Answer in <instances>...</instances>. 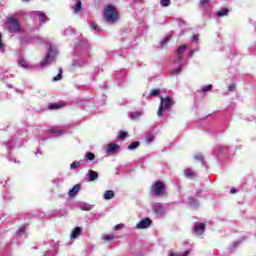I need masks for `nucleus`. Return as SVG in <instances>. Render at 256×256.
<instances>
[{
  "label": "nucleus",
  "instance_id": "nucleus-1",
  "mask_svg": "<svg viewBox=\"0 0 256 256\" xmlns=\"http://www.w3.org/2000/svg\"><path fill=\"white\" fill-rule=\"evenodd\" d=\"M57 55H59L57 46L50 44L46 57L40 62V67H47L48 65H51V63L55 62Z\"/></svg>",
  "mask_w": 256,
  "mask_h": 256
},
{
  "label": "nucleus",
  "instance_id": "nucleus-2",
  "mask_svg": "<svg viewBox=\"0 0 256 256\" xmlns=\"http://www.w3.org/2000/svg\"><path fill=\"white\" fill-rule=\"evenodd\" d=\"M104 19L107 23H117L119 21V14L117 13V9L113 6H107L104 9Z\"/></svg>",
  "mask_w": 256,
  "mask_h": 256
},
{
  "label": "nucleus",
  "instance_id": "nucleus-3",
  "mask_svg": "<svg viewBox=\"0 0 256 256\" xmlns=\"http://www.w3.org/2000/svg\"><path fill=\"white\" fill-rule=\"evenodd\" d=\"M160 101H161L160 106L157 112L158 117H161V115H163V109H171V107H173L175 103L173 102V99H171L170 97H166V98L161 97Z\"/></svg>",
  "mask_w": 256,
  "mask_h": 256
},
{
  "label": "nucleus",
  "instance_id": "nucleus-4",
  "mask_svg": "<svg viewBox=\"0 0 256 256\" xmlns=\"http://www.w3.org/2000/svg\"><path fill=\"white\" fill-rule=\"evenodd\" d=\"M151 191L156 197H161L163 193H165V183L161 181H156L152 186H151Z\"/></svg>",
  "mask_w": 256,
  "mask_h": 256
},
{
  "label": "nucleus",
  "instance_id": "nucleus-5",
  "mask_svg": "<svg viewBox=\"0 0 256 256\" xmlns=\"http://www.w3.org/2000/svg\"><path fill=\"white\" fill-rule=\"evenodd\" d=\"M7 25H8L9 31H14L15 33H17V31H19L21 29L19 20H17L16 18H13V17L8 18Z\"/></svg>",
  "mask_w": 256,
  "mask_h": 256
},
{
  "label": "nucleus",
  "instance_id": "nucleus-6",
  "mask_svg": "<svg viewBox=\"0 0 256 256\" xmlns=\"http://www.w3.org/2000/svg\"><path fill=\"white\" fill-rule=\"evenodd\" d=\"M153 211H154L155 215H157V217H163V215H165V213H167V209L161 203L154 204Z\"/></svg>",
  "mask_w": 256,
  "mask_h": 256
},
{
  "label": "nucleus",
  "instance_id": "nucleus-7",
  "mask_svg": "<svg viewBox=\"0 0 256 256\" xmlns=\"http://www.w3.org/2000/svg\"><path fill=\"white\" fill-rule=\"evenodd\" d=\"M187 44H184L180 46L176 51V60H174V63H182L183 61V53L187 51Z\"/></svg>",
  "mask_w": 256,
  "mask_h": 256
},
{
  "label": "nucleus",
  "instance_id": "nucleus-8",
  "mask_svg": "<svg viewBox=\"0 0 256 256\" xmlns=\"http://www.w3.org/2000/svg\"><path fill=\"white\" fill-rule=\"evenodd\" d=\"M149 227H151V219L149 218L140 220L136 225L137 229H149Z\"/></svg>",
  "mask_w": 256,
  "mask_h": 256
},
{
  "label": "nucleus",
  "instance_id": "nucleus-9",
  "mask_svg": "<svg viewBox=\"0 0 256 256\" xmlns=\"http://www.w3.org/2000/svg\"><path fill=\"white\" fill-rule=\"evenodd\" d=\"M205 227H206L205 223H196L193 228L195 235L197 236L203 235V233H205Z\"/></svg>",
  "mask_w": 256,
  "mask_h": 256
},
{
  "label": "nucleus",
  "instance_id": "nucleus-10",
  "mask_svg": "<svg viewBox=\"0 0 256 256\" xmlns=\"http://www.w3.org/2000/svg\"><path fill=\"white\" fill-rule=\"evenodd\" d=\"M34 16L38 17L39 23H47V21H49V19L47 18V15H45V13L41 11L34 12Z\"/></svg>",
  "mask_w": 256,
  "mask_h": 256
},
{
  "label": "nucleus",
  "instance_id": "nucleus-11",
  "mask_svg": "<svg viewBox=\"0 0 256 256\" xmlns=\"http://www.w3.org/2000/svg\"><path fill=\"white\" fill-rule=\"evenodd\" d=\"M184 175L187 177V179H195V177H197V173L191 168H186L184 170Z\"/></svg>",
  "mask_w": 256,
  "mask_h": 256
},
{
  "label": "nucleus",
  "instance_id": "nucleus-12",
  "mask_svg": "<svg viewBox=\"0 0 256 256\" xmlns=\"http://www.w3.org/2000/svg\"><path fill=\"white\" fill-rule=\"evenodd\" d=\"M87 177L89 181H97V179H99V174L94 170H88Z\"/></svg>",
  "mask_w": 256,
  "mask_h": 256
},
{
  "label": "nucleus",
  "instance_id": "nucleus-13",
  "mask_svg": "<svg viewBox=\"0 0 256 256\" xmlns=\"http://www.w3.org/2000/svg\"><path fill=\"white\" fill-rule=\"evenodd\" d=\"M82 231H83V229H81V227L74 228L71 232L70 239H77V237H79V235H81Z\"/></svg>",
  "mask_w": 256,
  "mask_h": 256
},
{
  "label": "nucleus",
  "instance_id": "nucleus-14",
  "mask_svg": "<svg viewBox=\"0 0 256 256\" xmlns=\"http://www.w3.org/2000/svg\"><path fill=\"white\" fill-rule=\"evenodd\" d=\"M117 149H119L118 144L110 143L106 147V153H115V151H117Z\"/></svg>",
  "mask_w": 256,
  "mask_h": 256
},
{
  "label": "nucleus",
  "instance_id": "nucleus-15",
  "mask_svg": "<svg viewBox=\"0 0 256 256\" xmlns=\"http://www.w3.org/2000/svg\"><path fill=\"white\" fill-rule=\"evenodd\" d=\"M142 115H143V112H139V111L131 112L129 114V119H131L132 121H137Z\"/></svg>",
  "mask_w": 256,
  "mask_h": 256
},
{
  "label": "nucleus",
  "instance_id": "nucleus-16",
  "mask_svg": "<svg viewBox=\"0 0 256 256\" xmlns=\"http://www.w3.org/2000/svg\"><path fill=\"white\" fill-rule=\"evenodd\" d=\"M79 208L81 209V211H91L93 209V205L82 202L79 204Z\"/></svg>",
  "mask_w": 256,
  "mask_h": 256
},
{
  "label": "nucleus",
  "instance_id": "nucleus-17",
  "mask_svg": "<svg viewBox=\"0 0 256 256\" xmlns=\"http://www.w3.org/2000/svg\"><path fill=\"white\" fill-rule=\"evenodd\" d=\"M171 41V35L166 36L162 41H160L159 49H165L167 47V43Z\"/></svg>",
  "mask_w": 256,
  "mask_h": 256
},
{
  "label": "nucleus",
  "instance_id": "nucleus-18",
  "mask_svg": "<svg viewBox=\"0 0 256 256\" xmlns=\"http://www.w3.org/2000/svg\"><path fill=\"white\" fill-rule=\"evenodd\" d=\"M115 197V192L112 190H107L104 192V199L106 201H109L110 199H113Z\"/></svg>",
  "mask_w": 256,
  "mask_h": 256
},
{
  "label": "nucleus",
  "instance_id": "nucleus-19",
  "mask_svg": "<svg viewBox=\"0 0 256 256\" xmlns=\"http://www.w3.org/2000/svg\"><path fill=\"white\" fill-rule=\"evenodd\" d=\"M73 13L77 14V13H81V11L83 10L82 6H81V1H78L72 8Z\"/></svg>",
  "mask_w": 256,
  "mask_h": 256
},
{
  "label": "nucleus",
  "instance_id": "nucleus-20",
  "mask_svg": "<svg viewBox=\"0 0 256 256\" xmlns=\"http://www.w3.org/2000/svg\"><path fill=\"white\" fill-rule=\"evenodd\" d=\"M79 193V184H76L70 191H69V197H75Z\"/></svg>",
  "mask_w": 256,
  "mask_h": 256
},
{
  "label": "nucleus",
  "instance_id": "nucleus-21",
  "mask_svg": "<svg viewBox=\"0 0 256 256\" xmlns=\"http://www.w3.org/2000/svg\"><path fill=\"white\" fill-rule=\"evenodd\" d=\"M178 67L172 70V75H179L181 73V69L183 67L182 62H176Z\"/></svg>",
  "mask_w": 256,
  "mask_h": 256
},
{
  "label": "nucleus",
  "instance_id": "nucleus-22",
  "mask_svg": "<svg viewBox=\"0 0 256 256\" xmlns=\"http://www.w3.org/2000/svg\"><path fill=\"white\" fill-rule=\"evenodd\" d=\"M189 205L192 207V209H197L199 207V202L197 200L190 198L189 199Z\"/></svg>",
  "mask_w": 256,
  "mask_h": 256
},
{
  "label": "nucleus",
  "instance_id": "nucleus-23",
  "mask_svg": "<svg viewBox=\"0 0 256 256\" xmlns=\"http://www.w3.org/2000/svg\"><path fill=\"white\" fill-rule=\"evenodd\" d=\"M63 79V68H60L58 75L52 79V81H61Z\"/></svg>",
  "mask_w": 256,
  "mask_h": 256
},
{
  "label": "nucleus",
  "instance_id": "nucleus-24",
  "mask_svg": "<svg viewBox=\"0 0 256 256\" xmlns=\"http://www.w3.org/2000/svg\"><path fill=\"white\" fill-rule=\"evenodd\" d=\"M227 13H229V9L223 8L222 10L217 12L218 17H225L227 16Z\"/></svg>",
  "mask_w": 256,
  "mask_h": 256
},
{
  "label": "nucleus",
  "instance_id": "nucleus-25",
  "mask_svg": "<svg viewBox=\"0 0 256 256\" xmlns=\"http://www.w3.org/2000/svg\"><path fill=\"white\" fill-rule=\"evenodd\" d=\"M103 241H113L115 239V235L113 234H106L102 236Z\"/></svg>",
  "mask_w": 256,
  "mask_h": 256
},
{
  "label": "nucleus",
  "instance_id": "nucleus-26",
  "mask_svg": "<svg viewBox=\"0 0 256 256\" xmlns=\"http://www.w3.org/2000/svg\"><path fill=\"white\" fill-rule=\"evenodd\" d=\"M137 147H139V142H138V141H135V142H132V143L128 146V149H129V151H133V150L137 149Z\"/></svg>",
  "mask_w": 256,
  "mask_h": 256
},
{
  "label": "nucleus",
  "instance_id": "nucleus-27",
  "mask_svg": "<svg viewBox=\"0 0 256 256\" xmlns=\"http://www.w3.org/2000/svg\"><path fill=\"white\" fill-rule=\"evenodd\" d=\"M25 229H27V225H23L22 227L19 228L17 232L18 237H21V235H25Z\"/></svg>",
  "mask_w": 256,
  "mask_h": 256
},
{
  "label": "nucleus",
  "instance_id": "nucleus-28",
  "mask_svg": "<svg viewBox=\"0 0 256 256\" xmlns=\"http://www.w3.org/2000/svg\"><path fill=\"white\" fill-rule=\"evenodd\" d=\"M91 28H92V31H97L98 33L103 31L99 26H97L95 22L91 23Z\"/></svg>",
  "mask_w": 256,
  "mask_h": 256
},
{
  "label": "nucleus",
  "instance_id": "nucleus-29",
  "mask_svg": "<svg viewBox=\"0 0 256 256\" xmlns=\"http://www.w3.org/2000/svg\"><path fill=\"white\" fill-rule=\"evenodd\" d=\"M155 139V135L153 134H148L146 135V143H153V140Z\"/></svg>",
  "mask_w": 256,
  "mask_h": 256
},
{
  "label": "nucleus",
  "instance_id": "nucleus-30",
  "mask_svg": "<svg viewBox=\"0 0 256 256\" xmlns=\"http://www.w3.org/2000/svg\"><path fill=\"white\" fill-rule=\"evenodd\" d=\"M85 159H87L88 161H93V159H95V154L87 152L85 155Z\"/></svg>",
  "mask_w": 256,
  "mask_h": 256
},
{
  "label": "nucleus",
  "instance_id": "nucleus-31",
  "mask_svg": "<svg viewBox=\"0 0 256 256\" xmlns=\"http://www.w3.org/2000/svg\"><path fill=\"white\" fill-rule=\"evenodd\" d=\"M160 5L162 7H169L171 5V0H161Z\"/></svg>",
  "mask_w": 256,
  "mask_h": 256
},
{
  "label": "nucleus",
  "instance_id": "nucleus-32",
  "mask_svg": "<svg viewBox=\"0 0 256 256\" xmlns=\"http://www.w3.org/2000/svg\"><path fill=\"white\" fill-rule=\"evenodd\" d=\"M50 133H52L53 135H63L62 130H58V129H55V128L50 129Z\"/></svg>",
  "mask_w": 256,
  "mask_h": 256
},
{
  "label": "nucleus",
  "instance_id": "nucleus-33",
  "mask_svg": "<svg viewBox=\"0 0 256 256\" xmlns=\"http://www.w3.org/2000/svg\"><path fill=\"white\" fill-rule=\"evenodd\" d=\"M125 137H129V134L125 131H120L118 135V139L123 140Z\"/></svg>",
  "mask_w": 256,
  "mask_h": 256
},
{
  "label": "nucleus",
  "instance_id": "nucleus-34",
  "mask_svg": "<svg viewBox=\"0 0 256 256\" xmlns=\"http://www.w3.org/2000/svg\"><path fill=\"white\" fill-rule=\"evenodd\" d=\"M211 89H213V85H211V84L202 87V91L204 93H207L208 91H211Z\"/></svg>",
  "mask_w": 256,
  "mask_h": 256
},
{
  "label": "nucleus",
  "instance_id": "nucleus-35",
  "mask_svg": "<svg viewBox=\"0 0 256 256\" xmlns=\"http://www.w3.org/2000/svg\"><path fill=\"white\" fill-rule=\"evenodd\" d=\"M19 65H20V67H23L24 69H27V66H28L27 61H25L23 59L19 60Z\"/></svg>",
  "mask_w": 256,
  "mask_h": 256
},
{
  "label": "nucleus",
  "instance_id": "nucleus-36",
  "mask_svg": "<svg viewBox=\"0 0 256 256\" xmlns=\"http://www.w3.org/2000/svg\"><path fill=\"white\" fill-rule=\"evenodd\" d=\"M79 165H81V162H79V161H74V162L70 165V169H77V167H79Z\"/></svg>",
  "mask_w": 256,
  "mask_h": 256
},
{
  "label": "nucleus",
  "instance_id": "nucleus-37",
  "mask_svg": "<svg viewBox=\"0 0 256 256\" xmlns=\"http://www.w3.org/2000/svg\"><path fill=\"white\" fill-rule=\"evenodd\" d=\"M159 93H161V91L159 89H154L150 92V95L152 97H157V95H159Z\"/></svg>",
  "mask_w": 256,
  "mask_h": 256
},
{
  "label": "nucleus",
  "instance_id": "nucleus-38",
  "mask_svg": "<svg viewBox=\"0 0 256 256\" xmlns=\"http://www.w3.org/2000/svg\"><path fill=\"white\" fill-rule=\"evenodd\" d=\"M5 48V43L3 42V36L0 34V51Z\"/></svg>",
  "mask_w": 256,
  "mask_h": 256
},
{
  "label": "nucleus",
  "instance_id": "nucleus-39",
  "mask_svg": "<svg viewBox=\"0 0 256 256\" xmlns=\"http://www.w3.org/2000/svg\"><path fill=\"white\" fill-rule=\"evenodd\" d=\"M49 109H61V105L59 104H52L49 106Z\"/></svg>",
  "mask_w": 256,
  "mask_h": 256
},
{
  "label": "nucleus",
  "instance_id": "nucleus-40",
  "mask_svg": "<svg viewBox=\"0 0 256 256\" xmlns=\"http://www.w3.org/2000/svg\"><path fill=\"white\" fill-rule=\"evenodd\" d=\"M194 159H196L197 161H203V154H197L194 156Z\"/></svg>",
  "mask_w": 256,
  "mask_h": 256
},
{
  "label": "nucleus",
  "instance_id": "nucleus-41",
  "mask_svg": "<svg viewBox=\"0 0 256 256\" xmlns=\"http://www.w3.org/2000/svg\"><path fill=\"white\" fill-rule=\"evenodd\" d=\"M187 255H189V251L184 252V254H182V255H176L174 253L169 254V256H187Z\"/></svg>",
  "mask_w": 256,
  "mask_h": 256
},
{
  "label": "nucleus",
  "instance_id": "nucleus-42",
  "mask_svg": "<svg viewBox=\"0 0 256 256\" xmlns=\"http://www.w3.org/2000/svg\"><path fill=\"white\" fill-rule=\"evenodd\" d=\"M29 42V36H25L21 39V43H28Z\"/></svg>",
  "mask_w": 256,
  "mask_h": 256
},
{
  "label": "nucleus",
  "instance_id": "nucleus-43",
  "mask_svg": "<svg viewBox=\"0 0 256 256\" xmlns=\"http://www.w3.org/2000/svg\"><path fill=\"white\" fill-rule=\"evenodd\" d=\"M228 91H230V92L235 91V84L228 86Z\"/></svg>",
  "mask_w": 256,
  "mask_h": 256
},
{
  "label": "nucleus",
  "instance_id": "nucleus-44",
  "mask_svg": "<svg viewBox=\"0 0 256 256\" xmlns=\"http://www.w3.org/2000/svg\"><path fill=\"white\" fill-rule=\"evenodd\" d=\"M115 231H119V229H123V224H118L115 226Z\"/></svg>",
  "mask_w": 256,
  "mask_h": 256
},
{
  "label": "nucleus",
  "instance_id": "nucleus-45",
  "mask_svg": "<svg viewBox=\"0 0 256 256\" xmlns=\"http://www.w3.org/2000/svg\"><path fill=\"white\" fill-rule=\"evenodd\" d=\"M209 3V0H200V5H207Z\"/></svg>",
  "mask_w": 256,
  "mask_h": 256
},
{
  "label": "nucleus",
  "instance_id": "nucleus-46",
  "mask_svg": "<svg viewBox=\"0 0 256 256\" xmlns=\"http://www.w3.org/2000/svg\"><path fill=\"white\" fill-rule=\"evenodd\" d=\"M193 41H199V34H196L193 36Z\"/></svg>",
  "mask_w": 256,
  "mask_h": 256
},
{
  "label": "nucleus",
  "instance_id": "nucleus-47",
  "mask_svg": "<svg viewBox=\"0 0 256 256\" xmlns=\"http://www.w3.org/2000/svg\"><path fill=\"white\" fill-rule=\"evenodd\" d=\"M83 49H89V44H87V42L84 43Z\"/></svg>",
  "mask_w": 256,
  "mask_h": 256
},
{
  "label": "nucleus",
  "instance_id": "nucleus-48",
  "mask_svg": "<svg viewBox=\"0 0 256 256\" xmlns=\"http://www.w3.org/2000/svg\"><path fill=\"white\" fill-rule=\"evenodd\" d=\"M230 193H237V190L235 189V188H232L231 190H230Z\"/></svg>",
  "mask_w": 256,
  "mask_h": 256
},
{
  "label": "nucleus",
  "instance_id": "nucleus-49",
  "mask_svg": "<svg viewBox=\"0 0 256 256\" xmlns=\"http://www.w3.org/2000/svg\"><path fill=\"white\" fill-rule=\"evenodd\" d=\"M59 181V178L54 179L52 182L57 183Z\"/></svg>",
  "mask_w": 256,
  "mask_h": 256
},
{
  "label": "nucleus",
  "instance_id": "nucleus-50",
  "mask_svg": "<svg viewBox=\"0 0 256 256\" xmlns=\"http://www.w3.org/2000/svg\"><path fill=\"white\" fill-rule=\"evenodd\" d=\"M194 53H195L194 51H191V52L189 53L190 57H193V54H194Z\"/></svg>",
  "mask_w": 256,
  "mask_h": 256
},
{
  "label": "nucleus",
  "instance_id": "nucleus-51",
  "mask_svg": "<svg viewBox=\"0 0 256 256\" xmlns=\"http://www.w3.org/2000/svg\"><path fill=\"white\" fill-rule=\"evenodd\" d=\"M219 151H223V146H220V147H219Z\"/></svg>",
  "mask_w": 256,
  "mask_h": 256
},
{
  "label": "nucleus",
  "instance_id": "nucleus-52",
  "mask_svg": "<svg viewBox=\"0 0 256 256\" xmlns=\"http://www.w3.org/2000/svg\"><path fill=\"white\" fill-rule=\"evenodd\" d=\"M23 1H30V0H23Z\"/></svg>",
  "mask_w": 256,
  "mask_h": 256
}]
</instances>
